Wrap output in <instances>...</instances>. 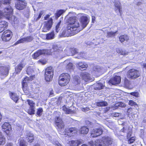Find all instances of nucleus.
<instances>
[{
	"label": "nucleus",
	"mask_w": 146,
	"mask_h": 146,
	"mask_svg": "<svg viewBox=\"0 0 146 146\" xmlns=\"http://www.w3.org/2000/svg\"><path fill=\"white\" fill-rule=\"evenodd\" d=\"M20 146H26L25 142L21 141L20 143Z\"/></svg>",
	"instance_id": "338daca9"
},
{
	"label": "nucleus",
	"mask_w": 146,
	"mask_h": 146,
	"mask_svg": "<svg viewBox=\"0 0 146 146\" xmlns=\"http://www.w3.org/2000/svg\"><path fill=\"white\" fill-rule=\"evenodd\" d=\"M120 131L127 133V137H130L131 136V130L128 126L124 127L123 129L121 130Z\"/></svg>",
	"instance_id": "5701e85b"
},
{
	"label": "nucleus",
	"mask_w": 146,
	"mask_h": 146,
	"mask_svg": "<svg viewBox=\"0 0 146 146\" xmlns=\"http://www.w3.org/2000/svg\"><path fill=\"white\" fill-rule=\"evenodd\" d=\"M50 50L52 53V54L50 55H52L53 54H58L62 50V47L59 45H54L53 46L52 49L51 50Z\"/></svg>",
	"instance_id": "9b49d317"
},
{
	"label": "nucleus",
	"mask_w": 146,
	"mask_h": 146,
	"mask_svg": "<svg viewBox=\"0 0 146 146\" xmlns=\"http://www.w3.org/2000/svg\"><path fill=\"white\" fill-rule=\"evenodd\" d=\"M53 76V70L52 67L46 68V69L45 77V79L46 81H51Z\"/></svg>",
	"instance_id": "20e7f679"
},
{
	"label": "nucleus",
	"mask_w": 146,
	"mask_h": 146,
	"mask_svg": "<svg viewBox=\"0 0 146 146\" xmlns=\"http://www.w3.org/2000/svg\"><path fill=\"white\" fill-rule=\"evenodd\" d=\"M140 75L139 71L134 69L130 70L127 74V77L131 79H134L138 78Z\"/></svg>",
	"instance_id": "7ed1b4c3"
},
{
	"label": "nucleus",
	"mask_w": 146,
	"mask_h": 146,
	"mask_svg": "<svg viewBox=\"0 0 146 146\" xmlns=\"http://www.w3.org/2000/svg\"><path fill=\"white\" fill-rule=\"evenodd\" d=\"M110 108V107H108L104 109V112L105 113H106L107 111H109Z\"/></svg>",
	"instance_id": "69168bd1"
},
{
	"label": "nucleus",
	"mask_w": 146,
	"mask_h": 146,
	"mask_svg": "<svg viewBox=\"0 0 146 146\" xmlns=\"http://www.w3.org/2000/svg\"><path fill=\"white\" fill-rule=\"evenodd\" d=\"M55 124L56 129L58 131L64 127V123L61 119L59 117H56L55 119Z\"/></svg>",
	"instance_id": "9d476101"
},
{
	"label": "nucleus",
	"mask_w": 146,
	"mask_h": 146,
	"mask_svg": "<svg viewBox=\"0 0 146 146\" xmlns=\"http://www.w3.org/2000/svg\"><path fill=\"white\" fill-rule=\"evenodd\" d=\"M34 75L31 76L29 77H26L23 81L22 84L23 89L24 91H26L27 89L28 84L29 83L35 78Z\"/></svg>",
	"instance_id": "39448f33"
},
{
	"label": "nucleus",
	"mask_w": 146,
	"mask_h": 146,
	"mask_svg": "<svg viewBox=\"0 0 146 146\" xmlns=\"http://www.w3.org/2000/svg\"><path fill=\"white\" fill-rule=\"evenodd\" d=\"M35 108H31L29 107V109L28 110V113L30 115L34 114L35 111Z\"/></svg>",
	"instance_id": "864d4df0"
},
{
	"label": "nucleus",
	"mask_w": 146,
	"mask_h": 146,
	"mask_svg": "<svg viewBox=\"0 0 146 146\" xmlns=\"http://www.w3.org/2000/svg\"><path fill=\"white\" fill-rule=\"evenodd\" d=\"M27 102L28 103V104L30 106V107L31 108H35V104L33 101L29 100H27Z\"/></svg>",
	"instance_id": "3c124183"
},
{
	"label": "nucleus",
	"mask_w": 146,
	"mask_h": 146,
	"mask_svg": "<svg viewBox=\"0 0 146 146\" xmlns=\"http://www.w3.org/2000/svg\"><path fill=\"white\" fill-rule=\"evenodd\" d=\"M43 111V109L42 108H39L37 109V111L36 112V115L38 116H40L42 114V113Z\"/></svg>",
	"instance_id": "5fc2aeb1"
},
{
	"label": "nucleus",
	"mask_w": 146,
	"mask_h": 146,
	"mask_svg": "<svg viewBox=\"0 0 146 146\" xmlns=\"http://www.w3.org/2000/svg\"><path fill=\"white\" fill-rule=\"evenodd\" d=\"M88 65L85 62H80L77 63V66L81 70H84L88 66Z\"/></svg>",
	"instance_id": "b1692460"
},
{
	"label": "nucleus",
	"mask_w": 146,
	"mask_h": 146,
	"mask_svg": "<svg viewBox=\"0 0 146 146\" xmlns=\"http://www.w3.org/2000/svg\"><path fill=\"white\" fill-rule=\"evenodd\" d=\"M102 133V130L101 128H96L92 130L91 131V136L95 137L100 135Z\"/></svg>",
	"instance_id": "4468645a"
},
{
	"label": "nucleus",
	"mask_w": 146,
	"mask_h": 146,
	"mask_svg": "<svg viewBox=\"0 0 146 146\" xmlns=\"http://www.w3.org/2000/svg\"><path fill=\"white\" fill-rule=\"evenodd\" d=\"M9 68L5 66L0 67V77L2 79L7 76L9 73Z\"/></svg>",
	"instance_id": "ddd939ff"
},
{
	"label": "nucleus",
	"mask_w": 146,
	"mask_h": 146,
	"mask_svg": "<svg viewBox=\"0 0 146 146\" xmlns=\"http://www.w3.org/2000/svg\"><path fill=\"white\" fill-rule=\"evenodd\" d=\"M5 138L2 133L0 131V145H3L5 143Z\"/></svg>",
	"instance_id": "473e14b6"
},
{
	"label": "nucleus",
	"mask_w": 146,
	"mask_h": 146,
	"mask_svg": "<svg viewBox=\"0 0 146 146\" xmlns=\"http://www.w3.org/2000/svg\"><path fill=\"white\" fill-rule=\"evenodd\" d=\"M66 68L67 69L69 70L70 72H71L73 70V64L69 62L67 65Z\"/></svg>",
	"instance_id": "8fccbe9b"
},
{
	"label": "nucleus",
	"mask_w": 146,
	"mask_h": 146,
	"mask_svg": "<svg viewBox=\"0 0 146 146\" xmlns=\"http://www.w3.org/2000/svg\"><path fill=\"white\" fill-rule=\"evenodd\" d=\"M81 110L84 112H86L87 111H89L90 110V109L89 108L87 107L82 108H81Z\"/></svg>",
	"instance_id": "052dcab7"
},
{
	"label": "nucleus",
	"mask_w": 146,
	"mask_h": 146,
	"mask_svg": "<svg viewBox=\"0 0 146 146\" xmlns=\"http://www.w3.org/2000/svg\"><path fill=\"white\" fill-rule=\"evenodd\" d=\"M80 21L82 24L81 30H82L86 27L89 22L88 16L86 15H83L80 17Z\"/></svg>",
	"instance_id": "423d86ee"
},
{
	"label": "nucleus",
	"mask_w": 146,
	"mask_h": 146,
	"mask_svg": "<svg viewBox=\"0 0 146 146\" xmlns=\"http://www.w3.org/2000/svg\"><path fill=\"white\" fill-rule=\"evenodd\" d=\"M96 105L98 106H105L108 105V103L106 102L102 101L97 102Z\"/></svg>",
	"instance_id": "de8ad7c7"
},
{
	"label": "nucleus",
	"mask_w": 146,
	"mask_h": 146,
	"mask_svg": "<svg viewBox=\"0 0 146 146\" xmlns=\"http://www.w3.org/2000/svg\"><path fill=\"white\" fill-rule=\"evenodd\" d=\"M69 51L71 52V53H67V55L68 56L73 55L76 53H77V50L74 48H70L69 49Z\"/></svg>",
	"instance_id": "79ce46f5"
},
{
	"label": "nucleus",
	"mask_w": 146,
	"mask_h": 146,
	"mask_svg": "<svg viewBox=\"0 0 146 146\" xmlns=\"http://www.w3.org/2000/svg\"><path fill=\"white\" fill-rule=\"evenodd\" d=\"M12 35V33L11 31L9 30L5 31L2 34L1 38L4 41H8L11 39Z\"/></svg>",
	"instance_id": "0eeeda50"
},
{
	"label": "nucleus",
	"mask_w": 146,
	"mask_h": 146,
	"mask_svg": "<svg viewBox=\"0 0 146 146\" xmlns=\"http://www.w3.org/2000/svg\"><path fill=\"white\" fill-rule=\"evenodd\" d=\"M86 54L83 52H81L78 54V56H76L75 57L77 58L78 59L80 58H84L86 59H88L89 60L88 58L86 56Z\"/></svg>",
	"instance_id": "a18cd8bd"
},
{
	"label": "nucleus",
	"mask_w": 146,
	"mask_h": 146,
	"mask_svg": "<svg viewBox=\"0 0 146 146\" xmlns=\"http://www.w3.org/2000/svg\"><path fill=\"white\" fill-rule=\"evenodd\" d=\"M90 143L91 146H104L102 141V139L97 140L95 141V143L91 141L90 142Z\"/></svg>",
	"instance_id": "4be33fe9"
},
{
	"label": "nucleus",
	"mask_w": 146,
	"mask_h": 146,
	"mask_svg": "<svg viewBox=\"0 0 146 146\" xmlns=\"http://www.w3.org/2000/svg\"><path fill=\"white\" fill-rule=\"evenodd\" d=\"M62 110L66 114H71L73 113V111L72 110L69 108H67L65 106L62 107Z\"/></svg>",
	"instance_id": "72a5a7b5"
},
{
	"label": "nucleus",
	"mask_w": 146,
	"mask_h": 146,
	"mask_svg": "<svg viewBox=\"0 0 146 146\" xmlns=\"http://www.w3.org/2000/svg\"><path fill=\"white\" fill-rule=\"evenodd\" d=\"M121 115V113H114L112 114L113 116L115 117H118Z\"/></svg>",
	"instance_id": "0e129e2a"
},
{
	"label": "nucleus",
	"mask_w": 146,
	"mask_h": 146,
	"mask_svg": "<svg viewBox=\"0 0 146 146\" xmlns=\"http://www.w3.org/2000/svg\"><path fill=\"white\" fill-rule=\"evenodd\" d=\"M27 5V3L25 1H20L15 4L16 8L18 10H21L25 8Z\"/></svg>",
	"instance_id": "6ab92c4d"
},
{
	"label": "nucleus",
	"mask_w": 146,
	"mask_h": 146,
	"mask_svg": "<svg viewBox=\"0 0 146 146\" xmlns=\"http://www.w3.org/2000/svg\"><path fill=\"white\" fill-rule=\"evenodd\" d=\"M65 133L67 134V135L69 137H71L72 136H73L75 134L77 133V130L76 128L75 127L70 128H67L65 130Z\"/></svg>",
	"instance_id": "f3484780"
},
{
	"label": "nucleus",
	"mask_w": 146,
	"mask_h": 146,
	"mask_svg": "<svg viewBox=\"0 0 146 146\" xmlns=\"http://www.w3.org/2000/svg\"><path fill=\"white\" fill-rule=\"evenodd\" d=\"M69 81L65 79L60 80L59 79L58 83L61 86H64L69 82Z\"/></svg>",
	"instance_id": "f704fd0d"
},
{
	"label": "nucleus",
	"mask_w": 146,
	"mask_h": 146,
	"mask_svg": "<svg viewBox=\"0 0 146 146\" xmlns=\"http://www.w3.org/2000/svg\"><path fill=\"white\" fill-rule=\"evenodd\" d=\"M129 82L128 80H125V86L128 88H129Z\"/></svg>",
	"instance_id": "bf43d9fd"
},
{
	"label": "nucleus",
	"mask_w": 146,
	"mask_h": 146,
	"mask_svg": "<svg viewBox=\"0 0 146 146\" xmlns=\"http://www.w3.org/2000/svg\"><path fill=\"white\" fill-rule=\"evenodd\" d=\"M73 32H71L70 29H68L67 30L64 31L62 33L61 36L63 37L66 36L68 37L72 36V33Z\"/></svg>",
	"instance_id": "a878e982"
},
{
	"label": "nucleus",
	"mask_w": 146,
	"mask_h": 146,
	"mask_svg": "<svg viewBox=\"0 0 146 146\" xmlns=\"http://www.w3.org/2000/svg\"><path fill=\"white\" fill-rule=\"evenodd\" d=\"M113 140L112 138L108 136L103 137L102 139V141L104 146H108L111 145L112 143Z\"/></svg>",
	"instance_id": "dca6fc26"
},
{
	"label": "nucleus",
	"mask_w": 146,
	"mask_h": 146,
	"mask_svg": "<svg viewBox=\"0 0 146 146\" xmlns=\"http://www.w3.org/2000/svg\"><path fill=\"white\" fill-rule=\"evenodd\" d=\"M13 11V9L9 5L7 7H6L2 12L3 16L9 20H12L14 18L13 21L14 22L15 19L16 20L17 19L15 18L14 16L12 15Z\"/></svg>",
	"instance_id": "f03ea898"
},
{
	"label": "nucleus",
	"mask_w": 146,
	"mask_h": 146,
	"mask_svg": "<svg viewBox=\"0 0 146 146\" xmlns=\"http://www.w3.org/2000/svg\"><path fill=\"white\" fill-rule=\"evenodd\" d=\"M117 32V31L115 32L111 31L108 32L107 33V36L108 37L114 36Z\"/></svg>",
	"instance_id": "603ef678"
},
{
	"label": "nucleus",
	"mask_w": 146,
	"mask_h": 146,
	"mask_svg": "<svg viewBox=\"0 0 146 146\" xmlns=\"http://www.w3.org/2000/svg\"><path fill=\"white\" fill-rule=\"evenodd\" d=\"M131 95L133 96L136 97H137L139 96V93L137 92H133L130 93Z\"/></svg>",
	"instance_id": "680f3d73"
},
{
	"label": "nucleus",
	"mask_w": 146,
	"mask_h": 146,
	"mask_svg": "<svg viewBox=\"0 0 146 146\" xmlns=\"http://www.w3.org/2000/svg\"><path fill=\"white\" fill-rule=\"evenodd\" d=\"M44 54H46L50 55L52 54V53L50 50H47L46 49L40 50H38L33 54V58L36 59L41 55Z\"/></svg>",
	"instance_id": "6e6552de"
},
{
	"label": "nucleus",
	"mask_w": 146,
	"mask_h": 146,
	"mask_svg": "<svg viewBox=\"0 0 146 146\" xmlns=\"http://www.w3.org/2000/svg\"><path fill=\"white\" fill-rule=\"evenodd\" d=\"M9 96L11 99L15 102H17L19 99V96L15 93L9 92Z\"/></svg>",
	"instance_id": "393cba45"
},
{
	"label": "nucleus",
	"mask_w": 146,
	"mask_h": 146,
	"mask_svg": "<svg viewBox=\"0 0 146 146\" xmlns=\"http://www.w3.org/2000/svg\"><path fill=\"white\" fill-rule=\"evenodd\" d=\"M125 106V103L122 102H118L116 103L113 106H112L111 108L113 110H115L117 109L119 107H124Z\"/></svg>",
	"instance_id": "bb28decb"
},
{
	"label": "nucleus",
	"mask_w": 146,
	"mask_h": 146,
	"mask_svg": "<svg viewBox=\"0 0 146 146\" xmlns=\"http://www.w3.org/2000/svg\"><path fill=\"white\" fill-rule=\"evenodd\" d=\"M5 146H13V145L12 143L8 142L6 144Z\"/></svg>",
	"instance_id": "774afa93"
},
{
	"label": "nucleus",
	"mask_w": 146,
	"mask_h": 146,
	"mask_svg": "<svg viewBox=\"0 0 146 146\" xmlns=\"http://www.w3.org/2000/svg\"><path fill=\"white\" fill-rule=\"evenodd\" d=\"M121 78L119 76H115L113 78L111 79L108 82L109 84L111 85H115L120 83Z\"/></svg>",
	"instance_id": "a211bd4d"
},
{
	"label": "nucleus",
	"mask_w": 146,
	"mask_h": 146,
	"mask_svg": "<svg viewBox=\"0 0 146 146\" xmlns=\"http://www.w3.org/2000/svg\"><path fill=\"white\" fill-rule=\"evenodd\" d=\"M38 62L42 64H46V61L45 60L41 59L38 61Z\"/></svg>",
	"instance_id": "e2e57ef3"
},
{
	"label": "nucleus",
	"mask_w": 146,
	"mask_h": 146,
	"mask_svg": "<svg viewBox=\"0 0 146 146\" xmlns=\"http://www.w3.org/2000/svg\"><path fill=\"white\" fill-rule=\"evenodd\" d=\"M59 78L61 80L65 79L70 81V76L68 73H65L61 74L59 77Z\"/></svg>",
	"instance_id": "c85d7f7f"
},
{
	"label": "nucleus",
	"mask_w": 146,
	"mask_h": 146,
	"mask_svg": "<svg viewBox=\"0 0 146 146\" xmlns=\"http://www.w3.org/2000/svg\"><path fill=\"white\" fill-rule=\"evenodd\" d=\"M7 25V23L5 21H2L0 22V33L4 30Z\"/></svg>",
	"instance_id": "cd10ccee"
},
{
	"label": "nucleus",
	"mask_w": 146,
	"mask_h": 146,
	"mask_svg": "<svg viewBox=\"0 0 146 146\" xmlns=\"http://www.w3.org/2000/svg\"><path fill=\"white\" fill-rule=\"evenodd\" d=\"M52 19L50 18L49 20L45 22L44 25L42 29V31L46 32L51 28L52 25Z\"/></svg>",
	"instance_id": "1a4fd4ad"
},
{
	"label": "nucleus",
	"mask_w": 146,
	"mask_h": 146,
	"mask_svg": "<svg viewBox=\"0 0 146 146\" xmlns=\"http://www.w3.org/2000/svg\"><path fill=\"white\" fill-rule=\"evenodd\" d=\"M73 82L76 85L80 84V77L78 76H74L73 78Z\"/></svg>",
	"instance_id": "ea45409f"
},
{
	"label": "nucleus",
	"mask_w": 146,
	"mask_h": 146,
	"mask_svg": "<svg viewBox=\"0 0 146 146\" xmlns=\"http://www.w3.org/2000/svg\"><path fill=\"white\" fill-rule=\"evenodd\" d=\"M115 6L117 8V9L121 15V10L120 4L119 0H116V1L114 2Z\"/></svg>",
	"instance_id": "37998d69"
},
{
	"label": "nucleus",
	"mask_w": 146,
	"mask_h": 146,
	"mask_svg": "<svg viewBox=\"0 0 146 146\" xmlns=\"http://www.w3.org/2000/svg\"><path fill=\"white\" fill-rule=\"evenodd\" d=\"M34 72V68L32 66L29 67L27 70V74L29 75H31Z\"/></svg>",
	"instance_id": "a19ab883"
},
{
	"label": "nucleus",
	"mask_w": 146,
	"mask_h": 146,
	"mask_svg": "<svg viewBox=\"0 0 146 146\" xmlns=\"http://www.w3.org/2000/svg\"><path fill=\"white\" fill-rule=\"evenodd\" d=\"M68 29H70L71 32L74 31V33L76 34L82 30L81 28H78L79 27L80 25L75 17H70L68 19Z\"/></svg>",
	"instance_id": "f257e3e1"
},
{
	"label": "nucleus",
	"mask_w": 146,
	"mask_h": 146,
	"mask_svg": "<svg viewBox=\"0 0 146 146\" xmlns=\"http://www.w3.org/2000/svg\"><path fill=\"white\" fill-rule=\"evenodd\" d=\"M135 137H131L128 141V143H133L135 141Z\"/></svg>",
	"instance_id": "13d9d810"
},
{
	"label": "nucleus",
	"mask_w": 146,
	"mask_h": 146,
	"mask_svg": "<svg viewBox=\"0 0 146 146\" xmlns=\"http://www.w3.org/2000/svg\"><path fill=\"white\" fill-rule=\"evenodd\" d=\"M26 135V137L29 143L32 142L34 139L33 135L30 132L28 133Z\"/></svg>",
	"instance_id": "7c9ffc66"
},
{
	"label": "nucleus",
	"mask_w": 146,
	"mask_h": 146,
	"mask_svg": "<svg viewBox=\"0 0 146 146\" xmlns=\"http://www.w3.org/2000/svg\"><path fill=\"white\" fill-rule=\"evenodd\" d=\"M119 39L121 42H123L124 40L127 41L129 39L128 36L126 35H124L121 36Z\"/></svg>",
	"instance_id": "c03bdc74"
},
{
	"label": "nucleus",
	"mask_w": 146,
	"mask_h": 146,
	"mask_svg": "<svg viewBox=\"0 0 146 146\" xmlns=\"http://www.w3.org/2000/svg\"><path fill=\"white\" fill-rule=\"evenodd\" d=\"M80 76L82 79L86 82H88V81H92L90 75L88 72H82L80 74Z\"/></svg>",
	"instance_id": "412c9836"
},
{
	"label": "nucleus",
	"mask_w": 146,
	"mask_h": 146,
	"mask_svg": "<svg viewBox=\"0 0 146 146\" xmlns=\"http://www.w3.org/2000/svg\"><path fill=\"white\" fill-rule=\"evenodd\" d=\"M65 12V11L63 10H60L57 11L55 14V17L56 18H58L62 14Z\"/></svg>",
	"instance_id": "09e8293b"
},
{
	"label": "nucleus",
	"mask_w": 146,
	"mask_h": 146,
	"mask_svg": "<svg viewBox=\"0 0 146 146\" xmlns=\"http://www.w3.org/2000/svg\"><path fill=\"white\" fill-rule=\"evenodd\" d=\"M3 131L7 135H9L12 130L11 125L8 122H5L2 126Z\"/></svg>",
	"instance_id": "f8f14e48"
},
{
	"label": "nucleus",
	"mask_w": 146,
	"mask_h": 146,
	"mask_svg": "<svg viewBox=\"0 0 146 146\" xmlns=\"http://www.w3.org/2000/svg\"><path fill=\"white\" fill-rule=\"evenodd\" d=\"M70 146H78L80 144V142L78 140H71L69 141Z\"/></svg>",
	"instance_id": "e433bc0d"
},
{
	"label": "nucleus",
	"mask_w": 146,
	"mask_h": 146,
	"mask_svg": "<svg viewBox=\"0 0 146 146\" xmlns=\"http://www.w3.org/2000/svg\"><path fill=\"white\" fill-rule=\"evenodd\" d=\"M105 83L104 82L103 83L99 82L97 83L96 87L94 88L95 90H100L103 88L104 87L105 85L104 84Z\"/></svg>",
	"instance_id": "2f4dec72"
},
{
	"label": "nucleus",
	"mask_w": 146,
	"mask_h": 146,
	"mask_svg": "<svg viewBox=\"0 0 146 146\" xmlns=\"http://www.w3.org/2000/svg\"><path fill=\"white\" fill-rule=\"evenodd\" d=\"M128 103L129 105L131 106H135L137 105L136 103L132 100L129 101Z\"/></svg>",
	"instance_id": "6e6d98bb"
},
{
	"label": "nucleus",
	"mask_w": 146,
	"mask_h": 146,
	"mask_svg": "<svg viewBox=\"0 0 146 146\" xmlns=\"http://www.w3.org/2000/svg\"><path fill=\"white\" fill-rule=\"evenodd\" d=\"M116 51L117 53H120L121 55H126L127 54L128 52L126 51L122 50L121 48H117L116 49Z\"/></svg>",
	"instance_id": "58836bf2"
},
{
	"label": "nucleus",
	"mask_w": 146,
	"mask_h": 146,
	"mask_svg": "<svg viewBox=\"0 0 146 146\" xmlns=\"http://www.w3.org/2000/svg\"><path fill=\"white\" fill-rule=\"evenodd\" d=\"M54 34L53 31L46 35V38L47 40L53 39L54 38Z\"/></svg>",
	"instance_id": "4c0bfd02"
},
{
	"label": "nucleus",
	"mask_w": 146,
	"mask_h": 146,
	"mask_svg": "<svg viewBox=\"0 0 146 146\" xmlns=\"http://www.w3.org/2000/svg\"><path fill=\"white\" fill-rule=\"evenodd\" d=\"M25 65V64L24 63H21L18 65L15 68V72L17 73L20 72Z\"/></svg>",
	"instance_id": "c756f323"
},
{
	"label": "nucleus",
	"mask_w": 146,
	"mask_h": 146,
	"mask_svg": "<svg viewBox=\"0 0 146 146\" xmlns=\"http://www.w3.org/2000/svg\"><path fill=\"white\" fill-rule=\"evenodd\" d=\"M88 131V128L86 126H83L81 127L80 130V133L83 134H86Z\"/></svg>",
	"instance_id": "c9c22d12"
},
{
	"label": "nucleus",
	"mask_w": 146,
	"mask_h": 146,
	"mask_svg": "<svg viewBox=\"0 0 146 146\" xmlns=\"http://www.w3.org/2000/svg\"><path fill=\"white\" fill-rule=\"evenodd\" d=\"M33 39V38L32 36H27L21 38L15 42L14 44V45H15L19 43L30 42L32 41Z\"/></svg>",
	"instance_id": "2eb2a0df"
},
{
	"label": "nucleus",
	"mask_w": 146,
	"mask_h": 146,
	"mask_svg": "<svg viewBox=\"0 0 146 146\" xmlns=\"http://www.w3.org/2000/svg\"><path fill=\"white\" fill-rule=\"evenodd\" d=\"M61 22H59L56 27V31L57 33H58L60 30L59 26Z\"/></svg>",
	"instance_id": "4d7b16f0"
},
{
	"label": "nucleus",
	"mask_w": 146,
	"mask_h": 146,
	"mask_svg": "<svg viewBox=\"0 0 146 146\" xmlns=\"http://www.w3.org/2000/svg\"><path fill=\"white\" fill-rule=\"evenodd\" d=\"M105 71L104 69L102 67L99 66H96L94 68L93 72L96 74L99 73L100 74H103Z\"/></svg>",
	"instance_id": "aec40b11"
},
{
	"label": "nucleus",
	"mask_w": 146,
	"mask_h": 146,
	"mask_svg": "<svg viewBox=\"0 0 146 146\" xmlns=\"http://www.w3.org/2000/svg\"><path fill=\"white\" fill-rule=\"evenodd\" d=\"M11 0H0V7L3 5H9Z\"/></svg>",
	"instance_id": "49530a36"
}]
</instances>
